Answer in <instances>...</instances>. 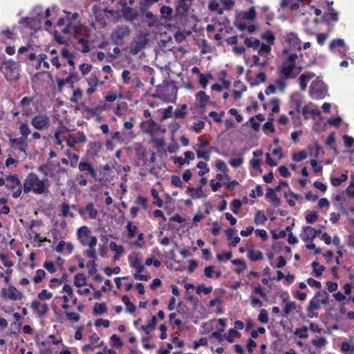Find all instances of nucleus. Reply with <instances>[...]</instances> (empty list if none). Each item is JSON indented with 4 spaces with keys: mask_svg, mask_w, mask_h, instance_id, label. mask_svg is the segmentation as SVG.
<instances>
[{
    "mask_svg": "<svg viewBox=\"0 0 354 354\" xmlns=\"http://www.w3.org/2000/svg\"><path fill=\"white\" fill-rule=\"evenodd\" d=\"M37 170L40 173L44 174L45 176H51L52 175L51 171L53 170V168H52V165H50L48 163H46V164L40 165L37 168Z\"/></svg>",
    "mask_w": 354,
    "mask_h": 354,
    "instance_id": "nucleus-39",
    "label": "nucleus"
},
{
    "mask_svg": "<svg viewBox=\"0 0 354 354\" xmlns=\"http://www.w3.org/2000/svg\"><path fill=\"white\" fill-rule=\"evenodd\" d=\"M66 129L65 127L62 126L59 129L56 130L55 132V143L57 145H62V140L60 138V136L64 133V129Z\"/></svg>",
    "mask_w": 354,
    "mask_h": 354,
    "instance_id": "nucleus-50",
    "label": "nucleus"
},
{
    "mask_svg": "<svg viewBox=\"0 0 354 354\" xmlns=\"http://www.w3.org/2000/svg\"><path fill=\"white\" fill-rule=\"evenodd\" d=\"M341 350L344 353L352 354L354 352V346L350 345V344L346 342H344L341 344Z\"/></svg>",
    "mask_w": 354,
    "mask_h": 354,
    "instance_id": "nucleus-64",
    "label": "nucleus"
},
{
    "mask_svg": "<svg viewBox=\"0 0 354 354\" xmlns=\"http://www.w3.org/2000/svg\"><path fill=\"white\" fill-rule=\"evenodd\" d=\"M337 47H340L344 48L345 51V43L344 41L342 39H333L329 44V49L330 50H335Z\"/></svg>",
    "mask_w": 354,
    "mask_h": 354,
    "instance_id": "nucleus-40",
    "label": "nucleus"
},
{
    "mask_svg": "<svg viewBox=\"0 0 354 354\" xmlns=\"http://www.w3.org/2000/svg\"><path fill=\"white\" fill-rule=\"evenodd\" d=\"M302 102L299 98H295L292 100L291 106L295 109V112L300 113L301 109Z\"/></svg>",
    "mask_w": 354,
    "mask_h": 354,
    "instance_id": "nucleus-62",
    "label": "nucleus"
},
{
    "mask_svg": "<svg viewBox=\"0 0 354 354\" xmlns=\"http://www.w3.org/2000/svg\"><path fill=\"white\" fill-rule=\"evenodd\" d=\"M86 82L89 86L86 89V93L88 95H92L97 89V87L100 84V80L95 75L92 73L91 75L86 79Z\"/></svg>",
    "mask_w": 354,
    "mask_h": 354,
    "instance_id": "nucleus-17",
    "label": "nucleus"
},
{
    "mask_svg": "<svg viewBox=\"0 0 354 354\" xmlns=\"http://www.w3.org/2000/svg\"><path fill=\"white\" fill-rule=\"evenodd\" d=\"M276 192L273 189L268 187L266 197L270 201L273 206L278 207L281 204V200L277 196Z\"/></svg>",
    "mask_w": 354,
    "mask_h": 354,
    "instance_id": "nucleus-19",
    "label": "nucleus"
},
{
    "mask_svg": "<svg viewBox=\"0 0 354 354\" xmlns=\"http://www.w3.org/2000/svg\"><path fill=\"white\" fill-rule=\"evenodd\" d=\"M324 20L328 24L338 21L337 12L334 8L330 7L328 8V12L326 13L324 16Z\"/></svg>",
    "mask_w": 354,
    "mask_h": 354,
    "instance_id": "nucleus-22",
    "label": "nucleus"
},
{
    "mask_svg": "<svg viewBox=\"0 0 354 354\" xmlns=\"http://www.w3.org/2000/svg\"><path fill=\"white\" fill-rule=\"evenodd\" d=\"M30 307L36 312L37 317L39 318H42L49 311V307L47 304H41L38 301H32Z\"/></svg>",
    "mask_w": 354,
    "mask_h": 354,
    "instance_id": "nucleus-11",
    "label": "nucleus"
},
{
    "mask_svg": "<svg viewBox=\"0 0 354 354\" xmlns=\"http://www.w3.org/2000/svg\"><path fill=\"white\" fill-rule=\"evenodd\" d=\"M253 61L254 66H258L261 67H264L268 64V58L265 57L261 59L259 54L257 55H253Z\"/></svg>",
    "mask_w": 354,
    "mask_h": 354,
    "instance_id": "nucleus-47",
    "label": "nucleus"
},
{
    "mask_svg": "<svg viewBox=\"0 0 354 354\" xmlns=\"http://www.w3.org/2000/svg\"><path fill=\"white\" fill-rule=\"evenodd\" d=\"M186 109H187V104H182L180 109H176L174 111V117L176 118H180V119L185 118L187 115Z\"/></svg>",
    "mask_w": 354,
    "mask_h": 354,
    "instance_id": "nucleus-43",
    "label": "nucleus"
},
{
    "mask_svg": "<svg viewBox=\"0 0 354 354\" xmlns=\"http://www.w3.org/2000/svg\"><path fill=\"white\" fill-rule=\"evenodd\" d=\"M6 188L13 191L12 196L14 198H19L22 192L23 186L16 174H10L6 177Z\"/></svg>",
    "mask_w": 354,
    "mask_h": 354,
    "instance_id": "nucleus-6",
    "label": "nucleus"
},
{
    "mask_svg": "<svg viewBox=\"0 0 354 354\" xmlns=\"http://www.w3.org/2000/svg\"><path fill=\"white\" fill-rule=\"evenodd\" d=\"M80 174L76 176L79 185L85 187L89 181L88 178L97 180V172L95 167L88 160L82 159L78 164Z\"/></svg>",
    "mask_w": 354,
    "mask_h": 354,
    "instance_id": "nucleus-3",
    "label": "nucleus"
},
{
    "mask_svg": "<svg viewBox=\"0 0 354 354\" xmlns=\"http://www.w3.org/2000/svg\"><path fill=\"white\" fill-rule=\"evenodd\" d=\"M270 46L271 45L265 44H260V46L259 48V50L258 54L261 56H263V55H264V54L268 55L271 51Z\"/></svg>",
    "mask_w": 354,
    "mask_h": 354,
    "instance_id": "nucleus-60",
    "label": "nucleus"
},
{
    "mask_svg": "<svg viewBox=\"0 0 354 354\" xmlns=\"http://www.w3.org/2000/svg\"><path fill=\"white\" fill-rule=\"evenodd\" d=\"M208 8L210 11H217V13L220 15L223 14V9L219 7L216 0H211L209 3Z\"/></svg>",
    "mask_w": 354,
    "mask_h": 354,
    "instance_id": "nucleus-38",
    "label": "nucleus"
},
{
    "mask_svg": "<svg viewBox=\"0 0 354 354\" xmlns=\"http://www.w3.org/2000/svg\"><path fill=\"white\" fill-rule=\"evenodd\" d=\"M319 232L320 230H316L314 227L308 225L304 227L303 232L300 236L304 242H313L317 234Z\"/></svg>",
    "mask_w": 354,
    "mask_h": 354,
    "instance_id": "nucleus-13",
    "label": "nucleus"
},
{
    "mask_svg": "<svg viewBox=\"0 0 354 354\" xmlns=\"http://www.w3.org/2000/svg\"><path fill=\"white\" fill-rule=\"evenodd\" d=\"M86 284V279L84 274H77L74 277V285L76 287H81Z\"/></svg>",
    "mask_w": 354,
    "mask_h": 354,
    "instance_id": "nucleus-34",
    "label": "nucleus"
},
{
    "mask_svg": "<svg viewBox=\"0 0 354 354\" xmlns=\"http://www.w3.org/2000/svg\"><path fill=\"white\" fill-rule=\"evenodd\" d=\"M307 153L304 151L295 153L292 156V160L295 162H300L307 158Z\"/></svg>",
    "mask_w": 354,
    "mask_h": 354,
    "instance_id": "nucleus-63",
    "label": "nucleus"
},
{
    "mask_svg": "<svg viewBox=\"0 0 354 354\" xmlns=\"http://www.w3.org/2000/svg\"><path fill=\"white\" fill-rule=\"evenodd\" d=\"M315 297L319 300L322 304H327L329 301V295L326 290L317 291Z\"/></svg>",
    "mask_w": 354,
    "mask_h": 354,
    "instance_id": "nucleus-31",
    "label": "nucleus"
},
{
    "mask_svg": "<svg viewBox=\"0 0 354 354\" xmlns=\"http://www.w3.org/2000/svg\"><path fill=\"white\" fill-rule=\"evenodd\" d=\"M258 320L262 324H267L269 321L268 314L266 309H261L258 315Z\"/></svg>",
    "mask_w": 354,
    "mask_h": 354,
    "instance_id": "nucleus-58",
    "label": "nucleus"
},
{
    "mask_svg": "<svg viewBox=\"0 0 354 354\" xmlns=\"http://www.w3.org/2000/svg\"><path fill=\"white\" fill-rule=\"evenodd\" d=\"M257 13L255 8L251 7L248 12H244L243 15V19L254 20L256 18Z\"/></svg>",
    "mask_w": 354,
    "mask_h": 354,
    "instance_id": "nucleus-52",
    "label": "nucleus"
},
{
    "mask_svg": "<svg viewBox=\"0 0 354 354\" xmlns=\"http://www.w3.org/2000/svg\"><path fill=\"white\" fill-rule=\"evenodd\" d=\"M37 297L39 300H48L53 297V294L50 292H48L47 290L44 289L40 292L38 293Z\"/></svg>",
    "mask_w": 354,
    "mask_h": 354,
    "instance_id": "nucleus-56",
    "label": "nucleus"
},
{
    "mask_svg": "<svg viewBox=\"0 0 354 354\" xmlns=\"http://www.w3.org/2000/svg\"><path fill=\"white\" fill-rule=\"evenodd\" d=\"M46 276V272L42 269H39L36 271V274L33 277V281L35 283H39L42 281Z\"/></svg>",
    "mask_w": 354,
    "mask_h": 354,
    "instance_id": "nucleus-51",
    "label": "nucleus"
},
{
    "mask_svg": "<svg viewBox=\"0 0 354 354\" xmlns=\"http://www.w3.org/2000/svg\"><path fill=\"white\" fill-rule=\"evenodd\" d=\"M50 186V180L47 178L39 179L36 174L31 172L24 181L23 191L25 194H43L49 192Z\"/></svg>",
    "mask_w": 354,
    "mask_h": 354,
    "instance_id": "nucleus-2",
    "label": "nucleus"
},
{
    "mask_svg": "<svg viewBox=\"0 0 354 354\" xmlns=\"http://www.w3.org/2000/svg\"><path fill=\"white\" fill-rule=\"evenodd\" d=\"M244 44L248 48H252L254 50H258L261 42L258 39L246 37L244 41Z\"/></svg>",
    "mask_w": 354,
    "mask_h": 354,
    "instance_id": "nucleus-24",
    "label": "nucleus"
},
{
    "mask_svg": "<svg viewBox=\"0 0 354 354\" xmlns=\"http://www.w3.org/2000/svg\"><path fill=\"white\" fill-rule=\"evenodd\" d=\"M234 337H240L241 333L237 331L234 328H230L228 330V335L225 334L224 337L225 339L229 342L232 343L234 342Z\"/></svg>",
    "mask_w": 354,
    "mask_h": 354,
    "instance_id": "nucleus-35",
    "label": "nucleus"
},
{
    "mask_svg": "<svg viewBox=\"0 0 354 354\" xmlns=\"http://www.w3.org/2000/svg\"><path fill=\"white\" fill-rule=\"evenodd\" d=\"M297 308V305L295 301H288L286 303L283 308V312L285 314V316L288 315L291 311L295 310Z\"/></svg>",
    "mask_w": 354,
    "mask_h": 354,
    "instance_id": "nucleus-53",
    "label": "nucleus"
},
{
    "mask_svg": "<svg viewBox=\"0 0 354 354\" xmlns=\"http://www.w3.org/2000/svg\"><path fill=\"white\" fill-rule=\"evenodd\" d=\"M242 205L239 199H234L231 203L232 211L234 214H237Z\"/></svg>",
    "mask_w": 354,
    "mask_h": 354,
    "instance_id": "nucleus-59",
    "label": "nucleus"
},
{
    "mask_svg": "<svg viewBox=\"0 0 354 354\" xmlns=\"http://www.w3.org/2000/svg\"><path fill=\"white\" fill-rule=\"evenodd\" d=\"M70 209H71L70 205H68V203H63L61 206L62 216L64 217L70 216L71 218H73L74 214L73 212H70Z\"/></svg>",
    "mask_w": 354,
    "mask_h": 354,
    "instance_id": "nucleus-45",
    "label": "nucleus"
},
{
    "mask_svg": "<svg viewBox=\"0 0 354 354\" xmlns=\"http://www.w3.org/2000/svg\"><path fill=\"white\" fill-rule=\"evenodd\" d=\"M151 194L155 200L153 201V205L158 207H162L163 205V201L159 197L158 191L155 188H152L151 189Z\"/></svg>",
    "mask_w": 354,
    "mask_h": 354,
    "instance_id": "nucleus-37",
    "label": "nucleus"
},
{
    "mask_svg": "<svg viewBox=\"0 0 354 354\" xmlns=\"http://www.w3.org/2000/svg\"><path fill=\"white\" fill-rule=\"evenodd\" d=\"M192 0H179L176 5V15L179 16H185L191 6Z\"/></svg>",
    "mask_w": 354,
    "mask_h": 354,
    "instance_id": "nucleus-14",
    "label": "nucleus"
},
{
    "mask_svg": "<svg viewBox=\"0 0 354 354\" xmlns=\"http://www.w3.org/2000/svg\"><path fill=\"white\" fill-rule=\"evenodd\" d=\"M294 334L301 339H306L308 337V328L306 326H303L301 328L295 329Z\"/></svg>",
    "mask_w": 354,
    "mask_h": 354,
    "instance_id": "nucleus-41",
    "label": "nucleus"
},
{
    "mask_svg": "<svg viewBox=\"0 0 354 354\" xmlns=\"http://www.w3.org/2000/svg\"><path fill=\"white\" fill-rule=\"evenodd\" d=\"M311 266L313 268V272L315 274V276L316 277H319L322 276L323 271L325 270V267L322 265H320L319 263L317 261H313L311 263Z\"/></svg>",
    "mask_w": 354,
    "mask_h": 354,
    "instance_id": "nucleus-36",
    "label": "nucleus"
},
{
    "mask_svg": "<svg viewBox=\"0 0 354 354\" xmlns=\"http://www.w3.org/2000/svg\"><path fill=\"white\" fill-rule=\"evenodd\" d=\"M326 90L324 84L319 81H313L310 86V94L313 98H322L324 95Z\"/></svg>",
    "mask_w": 354,
    "mask_h": 354,
    "instance_id": "nucleus-10",
    "label": "nucleus"
},
{
    "mask_svg": "<svg viewBox=\"0 0 354 354\" xmlns=\"http://www.w3.org/2000/svg\"><path fill=\"white\" fill-rule=\"evenodd\" d=\"M109 247L112 251L115 252V254L122 255L124 252V248L115 242H111Z\"/></svg>",
    "mask_w": 354,
    "mask_h": 354,
    "instance_id": "nucleus-48",
    "label": "nucleus"
},
{
    "mask_svg": "<svg viewBox=\"0 0 354 354\" xmlns=\"http://www.w3.org/2000/svg\"><path fill=\"white\" fill-rule=\"evenodd\" d=\"M196 101L198 106L204 109L207 104L210 102V97L205 93V92L200 91L196 94Z\"/></svg>",
    "mask_w": 354,
    "mask_h": 354,
    "instance_id": "nucleus-16",
    "label": "nucleus"
},
{
    "mask_svg": "<svg viewBox=\"0 0 354 354\" xmlns=\"http://www.w3.org/2000/svg\"><path fill=\"white\" fill-rule=\"evenodd\" d=\"M78 44H81L82 50L83 53H86L90 51V47L88 46V41L83 37L78 39Z\"/></svg>",
    "mask_w": 354,
    "mask_h": 354,
    "instance_id": "nucleus-57",
    "label": "nucleus"
},
{
    "mask_svg": "<svg viewBox=\"0 0 354 354\" xmlns=\"http://www.w3.org/2000/svg\"><path fill=\"white\" fill-rule=\"evenodd\" d=\"M107 306L105 303H95L93 307V314L101 315L107 312Z\"/></svg>",
    "mask_w": 354,
    "mask_h": 354,
    "instance_id": "nucleus-29",
    "label": "nucleus"
},
{
    "mask_svg": "<svg viewBox=\"0 0 354 354\" xmlns=\"http://www.w3.org/2000/svg\"><path fill=\"white\" fill-rule=\"evenodd\" d=\"M286 42L288 44L290 48H292V49L297 48L298 50H301L300 40L295 33H288L286 36Z\"/></svg>",
    "mask_w": 354,
    "mask_h": 354,
    "instance_id": "nucleus-15",
    "label": "nucleus"
},
{
    "mask_svg": "<svg viewBox=\"0 0 354 354\" xmlns=\"http://www.w3.org/2000/svg\"><path fill=\"white\" fill-rule=\"evenodd\" d=\"M127 230L129 238L132 239L136 235V232L138 230V227L135 225H133V223L131 222H129L127 225Z\"/></svg>",
    "mask_w": 354,
    "mask_h": 354,
    "instance_id": "nucleus-54",
    "label": "nucleus"
},
{
    "mask_svg": "<svg viewBox=\"0 0 354 354\" xmlns=\"http://www.w3.org/2000/svg\"><path fill=\"white\" fill-rule=\"evenodd\" d=\"M30 123L37 130H47L50 127V120L47 114L39 113L31 119Z\"/></svg>",
    "mask_w": 354,
    "mask_h": 354,
    "instance_id": "nucleus-7",
    "label": "nucleus"
},
{
    "mask_svg": "<svg viewBox=\"0 0 354 354\" xmlns=\"http://www.w3.org/2000/svg\"><path fill=\"white\" fill-rule=\"evenodd\" d=\"M77 235L79 241L83 245H88L90 248H93L97 244V238L91 235V230L86 225L77 230Z\"/></svg>",
    "mask_w": 354,
    "mask_h": 354,
    "instance_id": "nucleus-4",
    "label": "nucleus"
},
{
    "mask_svg": "<svg viewBox=\"0 0 354 354\" xmlns=\"http://www.w3.org/2000/svg\"><path fill=\"white\" fill-rule=\"evenodd\" d=\"M10 142L12 144V147H17L21 151H26V147L27 146L26 139L23 137H19L17 138H10Z\"/></svg>",
    "mask_w": 354,
    "mask_h": 354,
    "instance_id": "nucleus-20",
    "label": "nucleus"
},
{
    "mask_svg": "<svg viewBox=\"0 0 354 354\" xmlns=\"http://www.w3.org/2000/svg\"><path fill=\"white\" fill-rule=\"evenodd\" d=\"M297 58L298 56L296 53H292L282 62L281 66L279 68V72L283 79H295L303 68L311 66L316 63L315 58L310 59L308 62H305L304 59H301L302 65L298 67L299 71L295 73L294 69L295 68Z\"/></svg>",
    "mask_w": 354,
    "mask_h": 354,
    "instance_id": "nucleus-1",
    "label": "nucleus"
},
{
    "mask_svg": "<svg viewBox=\"0 0 354 354\" xmlns=\"http://www.w3.org/2000/svg\"><path fill=\"white\" fill-rule=\"evenodd\" d=\"M311 343L313 346L317 348H322L324 347L327 343V340L324 337H317L316 336L315 339H312Z\"/></svg>",
    "mask_w": 354,
    "mask_h": 354,
    "instance_id": "nucleus-42",
    "label": "nucleus"
},
{
    "mask_svg": "<svg viewBox=\"0 0 354 354\" xmlns=\"http://www.w3.org/2000/svg\"><path fill=\"white\" fill-rule=\"evenodd\" d=\"M146 39H139L133 44L131 48V53L133 55L138 54L146 45Z\"/></svg>",
    "mask_w": 354,
    "mask_h": 354,
    "instance_id": "nucleus-23",
    "label": "nucleus"
},
{
    "mask_svg": "<svg viewBox=\"0 0 354 354\" xmlns=\"http://www.w3.org/2000/svg\"><path fill=\"white\" fill-rule=\"evenodd\" d=\"M187 193L192 198H200L203 197V189L201 187L197 188L189 187L187 188Z\"/></svg>",
    "mask_w": 354,
    "mask_h": 354,
    "instance_id": "nucleus-27",
    "label": "nucleus"
},
{
    "mask_svg": "<svg viewBox=\"0 0 354 354\" xmlns=\"http://www.w3.org/2000/svg\"><path fill=\"white\" fill-rule=\"evenodd\" d=\"M78 213L83 218H86V214H88V218L92 220L96 219L98 216V211L95 208L94 203L92 202L87 203L84 207H80Z\"/></svg>",
    "mask_w": 354,
    "mask_h": 354,
    "instance_id": "nucleus-9",
    "label": "nucleus"
},
{
    "mask_svg": "<svg viewBox=\"0 0 354 354\" xmlns=\"http://www.w3.org/2000/svg\"><path fill=\"white\" fill-rule=\"evenodd\" d=\"M196 167L201 170H200L198 173V176H202L204 174L209 172V169L207 167V164L205 162L200 161L197 163Z\"/></svg>",
    "mask_w": 354,
    "mask_h": 354,
    "instance_id": "nucleus-49",
    "label": "nucleus"
},
{
    "mask_svg": "<svg viewBox=\"0 0 354 354\" xmlns=\"http://www.w3.org/2000/svg\"><path fill=\"white\" fill-rule=\"evenodd\" d=\"M262 38L266 40L268 44L272 45L274 42L275 37L273 32L270 30L266 31L263 35Z\"/></svg>",
    "mask_w": 354,
    "mask_h": 354,
    "instance_id": "nucleus-55",
    "label": "nucleus"
},
{
    "mask_svg": "<svg viewBox=\"0 0 354 354\" xmlns=\"http://www.w3.org/2000/svg\"><path fill=\"white\" fill-rule=\"evenodd\" d=\"M248 257L252 261H257L263 259V253L259 250H254L252 248H250L248 250Z\"/></svg>",
    "mask_w": 354,
    "mask_h": 354,
    "instance_id": "nucleus-25",
    "label": "nucleus"
},
{
    "mask_svg": "<svg viewBox=\"0 0 354 354\" xmlns=\"http://www.w3.org/2000/svg\"><path fill=\"white\" fill-rule=\"evenodd\" d=\"M348 179L347 174H342L339 177H330V183L333 186L338 187L342 183L345 182Z\"/></svg>",
    "mask_w": 354,
    "mask_h": 354,
    "instance_id": "nucleus-32",
    "label": "nucleus"
},
{
    "mask_svg": "<svg viewBox=\"0 0 354 354\" xmlns=\"http://www.w3.org/2000/svg\"><path fill=\"white\" fill-rule=\"evenodd\" d=\"M19 133L21 135V137L24 138L27 140L28 136L30 133V129L26 123H21L19 127Z\"/></svg>",
    "mask_w": 354,
    "mask_h": 354,
    "instance_id": "nucleus-46",
    "label": "nucleus"
},
{
    "mask_svg": "<svg viewBox=\"0 0 354 354\" xmlns=\"http://www.w3.org/2000/svg\"><path fill=\"white\" fill-rule=\"evenodd\" d=\"M131 29L128 26H118L111 35V39L117 46H122L126 37L130 36Z\"/></svg>",
    "mask_w": 354,
    "mask_h": 354,
    "instance_id": "nucleus-5",
    "label": "nucleus"
},
{
    "mask_svg": "<svg viewBox=\"0 0 354 354\" xmlns=\"http://www.w3.org/2000/svg\"><path fill=\"white\" fill-rule=\"evenodd\" d=\"M122 16L127 21L133 22L138 19V14L133 11L131 8L125 7L122 9Z\"/></svg>",
    "mask_w": 354,
    "mask_h": 354,
    "instance_id": "nucleus-18",
    "label": "nucleus"
},
{
    "mask_svg": "<svg viewBox=\"0 0 354 354\" xmlns=\"http://www.w3.org/2000/svg\"><path fill=\"white\" fill-rule=\"evenodd\" d=\"M0 260L3 265L6 268H12L14 266V263L8 259V257L3 253L0 254Z\"/></svg>",
    "mask_w": 354,
    "mask_h": 354,
    "instance_id": "nucleus-61",
    "label": "nucleus"
},
{
    "mask_svg": "<svg viewBox=\"0 0 354 354\" xmlns=\"http://www.w3.org/2000/svg\"><path fill=\"white\" fill-rule=\"evenodd\" d=\"M157 324V318L156 316H153L149 320V324L141 326V329L145 332L146 334L150 333L153 330Z\"/></svg>",
    "mask_w": 354,
    "mask_h": 354,
    "instance_id": "nucleus-26",
    "label": "nucleus"
},
{
    "mask_svg": "<svg viewBox=\"0 0 354 354\" xmlns=\"http://www.w3.org/2000/svg\"><path fill=\"white\" fill-rule=\"evenodd\" d=\"M212 78V75L210 73L207 75H204L203 73H200L199 75V84L202 86L203 88H205L208 84V80Z\"/></svg>",
    "mask_w": 354,
    "mask_h": 354,
    "instance_id": "nucleus-44",
    "label": "nucleus"
},
{
    "mask_svg": "<svg viewBox=\"0 0 354 354\" xmlns=\"http://www.w3.org/2000/svg\"><path fill=\"white\" fill-rule=\"evenodd\" d=\"M122 300L126 306V310L129 313H133L136 311V306L131 301L129 297L127 295L122 297Z\"/></svg>",
    "mask_w": 354,
    "mask_h": 354,
    "instance_id": "nucleus-30",
    "label": "nucleus"
},
{
    "mask_svg": "<svg viewBox=\"0 0 354 354\" xmlns=\"http://www.w3.org/2000/svg\"><path fill=\"white\" fill-rule=\"evenodd\" d=\"M266 221L267 217L263 212L259 210L255 214L254 221L256 225H264Z\"/></svg>",
    "mask_w": 354,
    "mask_h": 354,
    "instance_id": "nucleus-33",
    "label": "nucleus"
},
{
    "mask_svg": "<svg viewBox=\"0 0 354 354\" xmlns=\"http://www.w3.org/2000/svg\"><path fill=\"white\" fill-rule=\"evenodd\" d=\"M1 295L6 299L10 301L21 300L23 297L22 293L15 286H10L8 288H3L1 290Z\"/></svg>",
    "mask_w": 354,
    "mask_h": 354,
    "instance_id": "nucleus-8",
    "label": "nucleus"
},
{
    "mask_svg": "<svg viewBox=\"0 0 354 354\" xmlns=\"http://www.w3.org/2000/svg\"><path fill=\"white\" fill-rule=\"evenodd\" d=\"M315 74L313 72L301 74L299 77V86L301 91L306 90L308 80L313 78Z\"/></svg>",
    "mask_w": 354,
    "mask_h": 354,
    "instance_id": "nucleus-21",
    "label": "nucleus"
},
{
    "mask_svg": "<svg viewBox=\"0 0 354 354\" xmlns=\"http://www.w3.org/2000/svg\"><path fill=\"white\" fill-rule=\"evenodd\" d=\"M128 261L131 268L136 269L142 264L140 259L138 258L137 253H133L129 255Z\"/></svg>",
    "mask_w": 354,
    "mask_h": 354,
    "instance_id": "nucleus-28",
    "label": "nucleus"
},
{
    "mask_svg": "<svg viewBox=\"0 0 354 354\" xmlns=\"http://www.w3.org/2000/svg\"><path fill=\"white\" fill-rule=\"evenodd\" d=\"M78 81V75L76 72L70 73L69 75L64 79L57 80V87L59 91H62L64 86L68 84L73 87V84Z\"/></svg>",
    "mask_w": 354,
    "mask_h": 354,
    "instance_id": "nucleus-12",
    "label": "nucleus"
}]
</instances>
